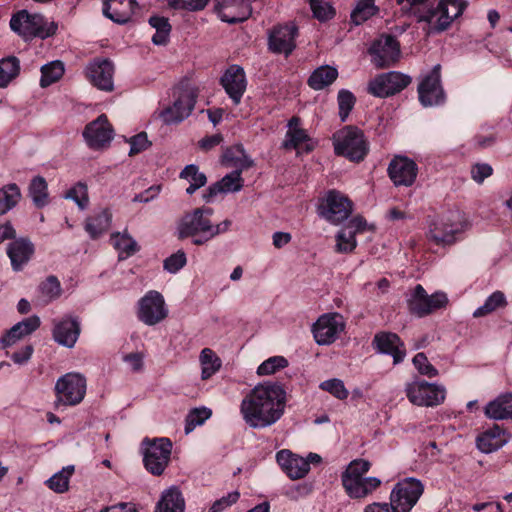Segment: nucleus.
I'll list each match as a JSON object with an SVG mask.
<instances>
[{
	"mask_svg": "<svg viewBox=\"0 0 512 512\" xmlns=\"http://www.w3.org/2000/svg\"><path fill=\"white\" fill-rule=\"evenodd\" d=\"M173 96L175 97L173 104L160 113L165 124L180 123L186 119L195 107L198 91L188 84H181L174 90Z\"/></svg>",
	"mask_w": 512,
	"mask_h": 512,
	"instance_id": "nucleus-6",
	"label": "nucleus"
},
{
	"mask_svg": "<svg viewBox=\"0 0 512 512\" xmlns=\"http://www.w3.org/2000/svg\"><path fill=\"white\" fill-rule=\"evenodd\" d=\"M485 415L495 420H512V394L499 396L485 407Z\"/></svg>",
	"mask_w": 512,
	"mask_h": 512,
	"instance_id": "nucleus-34",
	"label": "nucleus"
},
{
	"mask_svg": "<svg viewBox=\"0 0 512 512\" xmlns=\"http://www.w3.org/2000/svg\"><path fill=\"white\" fill-rule=\"evenodd\" d=\"M41 293L49 299L58 298L61 294V284L58 278L54 275L48 276L39 285Z\"/></svg>",
	"mask_w": 512,
	"mask_h": 512,
	"instance_id": "nucleus-61",
	"label": "nucleus"
},
{
	"mask_svg": "<svg viewBox=\"0 0 512 512\" xmlns=\"http://www.w3.org/2000/svg\"><path fill=\"white\" fill-rule=\"evenodd\" d=\"M276 460L281 469L292 480L304 478L310 470L308 461L287 449L278 451Z\"/></svg>",
	"mask_w": 512,
	"mask_h": 512,
	"instance_id": "nucleus-24",
	"label": "nucleus"
},
{
	"mask_svg": "<svg viewBox=\"0 0 512 512\" xmlns=\"http://www.w3.org/2000/svg\"><path fill=\"white\" fill-rule=\"evenodd\" d=\"M370 467L371 463L362 458L351 461L342 474V485L360 480L369 471Z\"/></svg>",
	"mask_w": 512,
	"mask_h": 512,
	"instance_id": "nucleus-43",
	"label": "nucleus"
},
{
	"mask_svg": "<svg viewBox=\"0 0 512 512\" xmlns=\"http://www.w3.org/2000/svg\"><path fill=\"white\" fill-rule=\"evenodd\" d=\"M65 198L75 201L80 209H85L89 202L87 185L83 182L76 183L66 192Z\"/></svg>",
	"mask_w": 512,
	"mask_h": 512,
	"instance_id": "nucleus-53",
	"label": "nucleus"
},
{
	"mask_svg": "<svg viewBox=\"0 0 512 512\" xmlns=\"http://www.w3.org/2000/svg\"><path fill=\"white\" fill-rule=\"evenodd\" d=\"M54 390L57 406H76L86 395V378L80 373H66L57 380Z\"/></svg>",
	"mask_w": 512,
	"mask_h": 512,
	"instance_id": "nucleus-9",
	"label": "nucleus"
},
{
	"mask_svg": "<svg viewBox=\"0 0 512 512\" xmlns=\"http://www.w3.org/2000/svg\"><path fill=\"white\" fill-rule=\"evenodd\" d=\"M413 364L417 371L424 376L433 378L438 375V370L428 361L427 356L423 352L417 353L413 357Z\"/></svg>",
	"mask_w": 512,
	"mask_h": 512,
	"instance_id": "nucleus-59",
	"label": "nucleus"
},
{
	"mask_svg": "<svg viewBox=\"0 0 512 512\" xmlns=\"http://www.w3.org/2000/svg\"><path fill=\"white\" fill-rule=\"evenodd\" d=\"M113 127L105 114L99 115L88 123L83 131V137L89 148L99 150L109 145L113 139Z\"/></svg>",
	"mask_w": 512,
	"mask_h": 512,
	"instance_id": "nucleus-20",
	"label": "nucleus"
},
{
	"mask_svg": "<svg viewBox=\"0 0 512 512\" xmlns=\"http://www.w3.org/2000/svg\"><path fill=\"white\" fill-rule=\"evenodd\" d=\"M240 498V493L238 491H233L228 493L226 496L217 499L209 508L208 512H222L226 508L235 504Z\"/></svg>",
	"mask_w": 512,
	"mask_h": 512,
	"instance_id": "nucleus-64",
	"label": "nucleus"
},
{
	"mask_svg": "<svg viewBox=\"0 0 512 512\" xmlns=\"http://www.w3.org/2000/svg\"><path fill=\"white\" fill-rule=\"evenodd\" d=\"M85 75L90 83L100 90L111 92L114 89V64L108 58L96 57L89 62Z\"/></svg>",
	"mask_w": 512,
	"mask_h": 512,
	"instance_id": "nucleus-18",
	"label": "nucleus"
},
{
	"mask_svg": "<svg viewBox=\"0 0 512 512\" xmlns=\"http://www.w3.org/2000/svg\"><path fill=\"white\" fill-rule=\"evenodd\" d=\"M309 3L313 16L320 22L329 21L336 15V9L327 1L309 0Z\"/></svg>",
	"mask_w": 512,
	"mask_h": 512,
	"instance_id": "nucleus-50",
	"label": "nucleus"
},
{
	"mask_svg": "<svg viewBox=\"0 0 512 512\" xmlns=\"http://www.w3.org/2000/svg\"><path fill=\"white\" fill-rule=\"evenodd\" d=\"M163 296L157 291H149L139 300L138 319L153 326L167 317Z\"/></svg>",
	"mask_w": 512,
	"mask_h": 512,
	"instance_id": "nucleus-17",
	"label": "nucleus"
},
{
	"mask_svg": "<svg viewBox=\"0 0 512 512\" xmlns=\"http://www.w3.org/2000/svg\"><path fill=\"white\" fill-rule=\"evenodd\" d=\"M448 303L447 295L443 292H436L429 296L422 285L417 284L408 306L412 314L419 317L426 316L435 310L445 307Z\"/></svg>",
	"mask_w": 512,
	"mask_h": 512,
	"instance_id": "nucleus-15",
	"label": "nucleus"
},
{
	"mask_svg": "<svg viewBox=\"0 0 512 512\" xmlns=\"http://www.w3.org/2000/svg\"><path fill=\"white\" fill-rule=\"evenodd\" d=\"M20 61L15 56H9L0 61V88H5L19 75Z\"/></svg>",
	"mask_w": 512,
	"mask_h": 512,
	"instance_id": "nucleus-44",
	"label": "nucleus"
},
{
	"mask_svg": "<svg viewBox=\"0 0 512 512\" xmlns=\"http://www.w3.org/2000/svg\"><path fill=\"white\" fill-rule=\"evenodd\" d=\"M384 80L387 83L389 96L395 95L405 89L412 81L411 77L401 72L384 73Z\"/></svg>",
	"mask_w": 512,
	"mask_h": 512,
	"instance_id": "nucleus-49",
	"label": "nucleus"
},
{
	"mask_svg": "<svg viewBox=\"0 0 512 512\" xmlns=\"http://www.w3.org/2000/svg\"><path fill=\"white\" fill-rule=\"evenodd\" d=\"M186 263L187 258L185 252L183 250H178L164 260L163 267L166 271L175 274L180 271Z\"/></svg>",
	"mask_w": 512,
	"mask_h": 512,
	"instance_id": "nucleus-60",
	"label": "nucleus"
},
{
	"mask_svg": "<svg viewBox=\"0 0 512 512\" xmlns=\"http://www.w3.org/2000/svg\"><path fill=\"white\" fill-rule=\"evenodd\" d=\"M244 186V179L239 177V172H231L225 175L221 180L210 185L205 191L203 197L209 202L219 193L238 192Z\"/></svg>",
	"mask_w": 512,
	"mask_h": 512,
	"instance_id": "nucleus-30",
	"label": "nucleus"
},
{
	"mask_svg": "<svg viewBox=\"0 0 512 512\" xmlns=\"http://www.w3.org/2000/svg\"><path fill=\"white\" fill-rule=\"evenodd\" d=\"M288 366V360L283 356H273L263 361L257 368L258 375H270Z\"/></svg>",
	"mask_w": 512,
	"mask_h": 512,
	"instance_id": "nucleus-56",
	"label": "nucleus"
},
{
	"mask_svg": "<svg viewBox=\"0 0 512 512\" xmlns=\"http://www.w3.org/2000/svg\"><path fill=\"white\" fill-rule=\"evenodd\" d=\"M185 500L178 487L164 490L156 504L155 512H184Z\"/></svg>",
	"mask_w": 512,
	"mask_h": 512,
	"instance_id": "nucleus-32",
	"label": "nucleus"
},
{
	"mask_svg": "<svg viewBox=\"0 0 512 512\" xmlns=\"http://www.w3.org/2000/svg\"><path fill=\"white\" fill-rule=\"evenodd\" d=\"M80 322L77 317L65 316L59 321H54V340L68 348H72L80 335Z\"/></svg>",
	"mask_w": 512,
	"mask_h": 512,
	"instance_id": "nucleus-25",
	"label": "nucleus"
},
{
	"mask_svg": "<svg viewBox=\"0 0 512 512\" xmlns=\"http://www.w3.org/2000/svg\"><path fill=\"white\" fill-rule=\"evenodd\" d=\"M315 142L310 137L305 129H292L287 131L285 140L282 143V148L285 150H297L298 153L304 152L311 153L315 149Z\"/></svg>",
	"mask_w": 512,
	"mask_h": 512,
	"instance_id": "nucleus-31",
	"label": "nucleus"
},
{
	"mask_svg": "<svg viewBox=\"0 0 512 512\" xmlns=\"http://www.w3.org/2000/svg\"><path fill=\"white\" fill-rule=\"evenodd\" d=\"M220 84L234 105H239L247 88L244 69L236 64L230 65L220 78Z\"/></svg>",
	"mask_w": 512,
	"mask_h": 512,
	"instance_id": "nucleus-21",
	"label": "nucleus"
},
{
	"mask_svg": "<svg viewBox=\"0 0 512 512\" xmlns=\"http://www.w3.org/2000/svg\"><path fill=\"white\" fill-rule=\"evenodd\" d=\"M337 100L340 119L345 121L356 103V97L349 90L341 89L338 92Z\"/></svg>",
	"mask_w": 512,
	"mask_h": 512,
	"instance_id": "nucleus-54",
	"label": "nucleus"
},
{
	"mask_svg": "<svg viewBox=\"0 0 512 512\" xmlns=\"http://www.w3.org/2000/svg\"><path fill=\"white\" fill-rule=\"evenodd\" d=\"M378 12L379 8L375 5V0H358L350 14V21L352 24L359 26Z\"/></svg>",
	"mask_w": 512,
	"mask_h": 512,
	"instance_id": "nucleus-38",
	"label": "nucleus"
},
{
	"mask_svg": "<svg viewBox=\"0 0 512 512\" xmlns=\"http://www.w3.org/2000/svg\"><path fill=\"white\" fill-rule=\"evenodd\" d=\"M419 101L424 107L441 105L446 95L441 85V65H435L418 86Z\"/></svg>",
	"mask_w": 512,
	"mask_h": 512,
	"instance_id": "nucleus-14",
	"label": "nucleus"
},
{
	"mask_svg": "<svg viewBox=\"0 0 512 512\" xmlns=\"http://www.w3.org/2000/svg\"><path fill=\"white\" fill-rule=\"evenodd\" d=\"M299 30L295 23L287 22L273 26L268 33V49L274 54L290 56L296 49Z\"/></svg>",
	"mask_w": 512,
	"mask_h": 512,
	"instance_id": "nucleus-13",
	"label": "nucleus"
},
{
	"mask_svg": "<svg viewBox=\"0 0 512 512\" xmlns=\"http://www.w3.org/2000/svg\"><path fill=\"white\" fill-rule=\"evenodd\" d=\"M29 196L37 208H43L50 202L48 184L44 177L38 175L31 179L28 186Z\"/></svg>",
	"mask_w": 512,
	"mask_h": 512,
	"instance_id": "nucleus-37",
	"label": "nucleus"
},
{
	"mask_svg": "<svg viewBox=\"0 0 512 512\" xmlns=\"http://www.w3.org/2000/svg\"><path fill=\"white\" fill-rule=\"evenodd\" d=\"M179 177L189 181L190 185L186 189V193L192 195L196 190L203 187L207 182L204 173L199 172V167L195 164L187 165L181 172Z\"/></svg>",
	"mask_w": 512,
	"mask_h": 512,
	"instance_id": "nucleus-41",
	"label": "nucleus"
},
{
	"mask_svg": "<svg viewBox=\"0 0 512 512\" xmlns=\"http://www.w3.org/2000/svg\"><path fill=\"white\" fill-rule=\"evenodd\" d=\"M6 253L10 259L12 270L20 272L32 259L35 246L28 237H20L8 244Z\"/></svg>",
	"mask_w": 512,
	"mask_h": 512,
	"instance_id": "nucleus-23",
	"label": "nucleus"
},
{
	"mask_svg": "<svg viewBox=\"0 0 512 512\" xmlns=\"http://www.w3.org/2000/svg\"><path fill=\"white\" fill-rule=\"evenodd\" d=\"M371 62L375 67L384 69L393 66L400 57V43L390 34H382L368 49Z\"/></svg>",
	"mask_w": 512,
	"mask_h": 512,
	"instance_id": "nucleus-12",
	"label": "nucleus"
},
{
	"mask_svg": "<svg viewBox=\"0 0 512 512\" xmlns=\"http://www.w3.org/2000/svg\"><path fill=\"white\" fill-rule=\"evenodd\" d=\"M210 0H166L168 6L175 10L201 11Z\"/></svg>",
	"mask_w": 512,
	"mask_h": 512,
	"instance_id": "nucleus-58",
	"label": "nucleus"
},
{
	"mask_svg": "<svg viewBox=\"0 0 512 512\" xmlns=\"http://www.w3.org/2000/svg\"><path fill=\"white\" fill-rule=\"evenodd\" d=\"M381 485L377 477H363L360 480L343 485L346 493L353 499H361L370 495Z\"/></svg>",
	"mask_w": 512,
	"mask_h": 512,
	"instance_id": "nucleus-36",
	"label": "nucleus"
},
{
	"mask_svg": "<svg viewBox=\"0 0 512 512\" xmlns=\"http://www.w3.org/2000/svg\"><path fill=\"white\" fill-rule=\"evenodd\" d=\"M148 22L156 30L152 37V42L155 45H166L169 42L172 30L169 19L164 16L154 15L149 18Z\"/></svg>",
	"mask_w": 512,
	"mask_h": 512,
	"instance_id": "nucleus-39",
	"label": "nucleus"
},
{
	"mask_svg": "<svg viewBox=\"0 0 512 512\" xmlns=\"http://www.w3.org/2000/svg\"><path fill=\"white\" fill-rule=\"evenodd\" d=\"M345 324L338 313L321 315L312 326L313 337L319 345H330L344 330Z\"/></svg>",
	"mask_w": 512,
	"mask_h": 512,
	"instance_id": "nucleus-16",
	"label": "nucleus"
},
{
	"mask_svg": "<svg viewBox=\"0 0 512 512\" xmlns=\"http://www.w3.org/2000/svg\"><path fill=\"white\" fill-rule=\"evenodd\" d=\"M338 78V70L329 65H322L316 68L307 80L308 86L315 90H323L332 85Z\"/></svg>",
	"mask_w": 512,
	"mask_h": 512,
	"instance_id": "nucleus-33",
	"label": "nucleus"
},
{
	"mask_svg": "<svg viewBox=\"0 0 512 512\" xmlns=\"http://www.w3.org/2000/svg\"><path fill=\"white\" fill-rule=\"evenodd\" d=\"M129 143V156H135L141 153L142 151L146 150L151 145V142L148 140L147 134L145 132H140L131 137Z\"/></svg>",
	"mask_w": 512,
	"mask_h": 512,
	"instance_id": "nucleus-63",
	"label": "nucleus"
},
{
	"mask_svg": "<svg viewBox=\"0 0 512 512\" xmlns=\"http://www.w3.org/2000/svg\"><path fill=\"white\" fill-rule=\"evenodd\" d=\"M353 211V202L344 193L328 190L318 201L317 214L330 224L339 225L349 218Z\"/></svg>",
	"mask_w": 512,
	"mask_h": 512,
	"instance_id": "nucleus-5",
	"label": "nucleus"
},
{
	"mask_svg": "<svg viewBox=\"0 0 512 512\" xmlns=\"http://www.w3.org/2000/svg\"><path fill=\"white\" fill-rule=\"evenodd\" d=\"M507 306V300L503 292L495 291L493 292L484 302L482 306L477 308L474 313V318H480L491 314L499 308H504Z\"/></svg>",
	"mask_w": 512,
	"mask_h": 512,
	"instance_id": "nucleus-45",
	"label": "nucleus"
},
{
	"mask_svg": "<svg viewBox=\"0 0 512 512\" xmlns=\"http://www.w3.org/2000/svg\"><path fill=\"white\" fill-rule=\"evenodd\" d=\"M357 246L356 236L351 230L342 229L336 235V251L351 253Z\"/></svg>",
	"mask_w": 512,
	"mask_h": 512,
	"instance_id": "nucleus-52",
	"label": "nucleus"
},
{
	"mask_svg": "<svg viewBox=\"0 0 512 512\" xmlns=\"http://www.w3.org/2000/svg\"><path fill=\"white\" fill-rule=\"evenodd\" d=\"M111 218L112 214L109 209H103L86 219L85 231L91 239H98L110 227Z\"/></svg>",
	"mask_w": 512,
	"mask_h": 512,
	"instance_id": "nucleus-35",
	"label": "nucleus"
},
{
	"mask_svg": "<svg viewBox=\"0 0 512 512\" xmlns=\"http://www.w3.org/2000/svg\"><path fill=\"white\" fill-rule=\"evenodd\" d=\"M74 470L73 465L64 467L46 481L47 486L56 493H64L68 490L69 479L73 475Z\"/></svg>",
	"mask_w": 512,
	"mask_h": 512,
	"instance_id": "nucleus-48",
	"label": "nucleus"
},
{
	"mask_svg": "<svg viewBox=\"0 0 512 512\" xmlns=\"http://www.w3.org/2000/svg\"><path fill=\"white\" fill-rule=\"evenodd\" d=\"M387 174L395 186H412L418 175L417 163L407 156L395 155L387 168Z\"/></svg>",
	"mask_w": 512,
	"mask_h": 512,
	"instance_id": "nucleus-19",
	"label": "nucleus"
},
{
	"mask_svg": "<svg viewBox=\"0 0 512 512\" xmlns=\"http://www.w3.org/2000/svg\"><path fill=\"white\" fill-rule=\"evenodd\" d=\"M10 28L26 40L35 37L45 39L53 36L57 31V25L54 22H48L44 16L30 14L26 10L12 15Z\"/></svg>",
	"mask_w": 512,
	"mask_h": 512,
	"instance_id": "nucleus-4",
	"label": "nucleus"
},
{
	"mask_svg": "<svg viewBox=\"0 0 512 512\" xmlns=\"http://www.w3.org/2000/svg\"><path fill=\"white\" fill-rule=\"evenodd\" d=\"M509 437L506 429L494 424L477 436L476 446L483 453H492L504 446Z\"/></svg>",
	"mask_w": 512,
	"mask_h": 512,
	"instance_id": "nucleus-27",
	"label": "nucleus"
},
{
	"mask_svg": "<svg viewBox=\"0 0 512 512\" xmlns=\"http://www.w3.org/2000/svg\"><path fill=\"white\" fill-rule=\"evenodd\" d=\"M40 324V318L36 315L27 317L18 322L0 337L1 348H8L14 345L18 340L32 334L40 327Z\"/></svg>",
	"mask_w": 512,
	"mask_h": 512,
	"instance_id": "nucleus-28",
	"label": "nucleus"
},
{
	"mask_svg": "<svg viewBox=\"0 0 512 512\" xmlns=\"http://www.w3.org/2000/svg\"><path fill=\"white\" fill-rule=\"evenodd\" d=\"M320 389L326 391L333 395L335 398L339 400H345L349 396V392L346 389L342 380L333 378L326 381H323L319 385Z\"/></svg>",
	"mask_w": 512,
	"mask_h": 512,
	"instance_id": "nucleus-55",
	"label": "nucleus"
},
{
	"mask_svg": "<svg viewBox=\"0 0 512 512\" xmlns=\"http://www.w3.org/2000/svg\"><path fill=\"white\" fill-rule=\"evenodd\" d=\"M21 198L20 188L15 183H10L0 188V215L13 209Z\"/></svg>",
	"mask_w": 512,
	"mask_h": 512,
	"instance_id": "nucleus-40",
	"label": "nucleus"
},
{
	"mask_svg": "<svg viewBox=\"0 0 512 512\" xmlns=\"http://www.w3.org/2000/svg\"><path fill=\"white\" fill-rule=\"evenodd\" d=\"M466 7L464 0H435L424 7V10H416L414 17L418 23L427 24L428 34H440L451 28Z\"/></svg>",
	"mask_w": 512,
	"mask_h": 512,
	"instance_id": "nucleus-2",
	"label": "nucleus"
},
{
	"mask_svg": "<svg viewBox=\"0 0 512 512\" xmlns=\"http://www.w3.org/2000/svg\"><path fill=\"white\" fill-rule=\"evenodd\" d=\"M462 232L458 223L444 221L443 219L431 224L430 239L437 245H451L457 241V235Z\"/></svg>",
	"mask_w": 512,
	"mask_h": 512,
	"instance_id": "nucleus-29",
	"label": "nucleus"
},
{
	"mask_svg": "<svg viewBox=\"0 0 512 512\" xmlns=\"http://www.w3.org/2000/svg\"><path fill=\"white\" fill-rule=\"evenodd\" d=\"M213 209L210 207L196 208L191 212L185 213L177 223L176 237L178 240L187 238H198L208 236L211 229L210 217Z\"/></svg>",
	"mask_w": 512,
	"mask_h": 512,
	"instance_id": "nucleus-7",
	"label": "nucleus"
},
{
	"mask_svg": "<svg viewBox=\"0 0 512 512\" xmlns=\"http://www.w3.org/2000/svg\"><path fill=\"white\" fill-rule=\"evenodd\" d=\"M231 224H232L231 220H228V219L224 220L223 222H221L217 225H213L211 223V229H209V235L208 236L202 235L198 238H194L192 240V243L196 246L204 245L205 243H207L209 240H211L215 236L228 231Z\"/></svg>",
	"mask_w": 512,
	"mask_h": 512,
	"instance_id": "nucleus-62",
	"label": "nucleus"
},
{
	"mask_svg": "<svg viewBox=\"0 0 512 512\" xmlns=\"http://www.w3.org/2000/svg\"><path fill=\"white\" fill-rule=\"evenodd\" d=\"M424 492V485L415 478L399 481L390 493L391 509L395 512H410Z\"/></svg>",
	"mask_w": 512,
	"mask_h": 512,
	"instance_id": "nucleus-10",
	"label": "nucleus"
},
{
	"mask_svg": "<svg viewBox=\"0 0 512 512\" xmlns=\"http://www.w3.org/2000/svg\"><path fill=\"white\" fill-rule=\"evenodd\" d=\"M137 6L136 0H103L102 12L113 22L126 24L130 21Z\"/></svg>",
	"mask_w": 512,
	"mask_h": 512,
	"instance_id": "nucleus-26",
	"label": "nucleus"
},
{
	"mask_svg": "<svg viewBox=\"0 0 512 512\" xmlns=\"http://www.w3.org/2000/svg\"><path fill=\"white\" fill-rule=\"evenodd\" d=\"M143 444L147 445L144 450L143 463L148 472L160 476L168 466L172 452V441L169 438H145Z\"/></svg>",
	"mask_w": 512,
	"mask_h": 512,
	"instance_id": "nucleus-8",
	"label": "nucleus"
},
{
	"mask_svg": "<svg viewBox=\"0 0 512 512\" xmlns=\"http://www.w3.org/2000/svg\"><path fill=\"white\" fill-rule=\"evenodd\" d=\"M244 146L241 143L226 147L221 156V163L225 167H232L246 155Z\"/></svg>",
	"mask_w": 512,
	"mask_h": 512,
	"instance_id": "nucleus-57",
	"label": "nucleus"
},
{
	"mask_svg": "<svg viewBox=\"0 0 512 512\" xmlns=\"http://www.w3.org/2000/svg\"><path fill=\"white\" fill-rule=\"evenodd\" d=\"M372 346L381 354L393 357L395 365L404 361L406 347L398 334L388 331H380L374 335Z\"/></svg>",
	"mask_w": 512,
	"mask_h": 512,
	"instance_id": "nucleus-22",
	"label": "nucleus"
},
{
	"mask_svg": "<svg viewBox=\"0 0 512 512\" xmlns=\"http://www.w3.org/2000/svg\"><path fill=\"white\" fill-rule=\"evenodd\" d=\"M211 415L212 411L206 407L192 409L186 417L185 433L192 432L196 426L202 425Z\"/></svg>",
	"mask_w": 512,
	"mask_h": 512,
	"instance_id": "nucleus-51",
	"label": "nucleus"
},
{
	"mask_svg": "<svg viewBox=\"0 0 512 512\" xmlns=\"http://www.w3.org/2000/svg\"><path fill=\"white\" fill-rule=\"evenodd\" d=\"M111 242L114 248L119 251L121 258L130 257L140 249L137 242L128 234L113 233Z\"/></svg>",
	"mask_w": 512,
	"mask_h": 512,
	"instance_id": "nucleus-42",
	"label": "nucleus"
},
{
	"mask_svg": "<svg viewBox=\"0 0 512 512\" xmlns=\"http://www.w3.org/2000/svg\"><path fill=\"white\" fill-rule=\"evenodd\" d=\"M64 65L61 61H53L41 68L40 86L46 88L57 82L64 74Z\"/></svg>",
	"mask_w": 512,
	"mask_h": 512,
	"instance_id": "nucleus-47",
	"label": "nucleus"
},
{
	"mask_svg": "<svg viewBox=\"0 0 512 512\" xmlns=\"http://www.w3.org/2000/svg\"><path fill=\"white\" fill-rule=\"evenodd\" d=\"M334 153L351 162L360 163L369 153V143L364 132L356 126H345L333 138Z\"/></svg>",
	"mask_w": 512,
	"mask_h": 512,
	"instance_id": "nucleus-3",
	"label": "nucleus"
},
{
	"mask_svg": "<svg viewBox=\"0 0 512 512\" xmlns=\"http://www.w3.org/2000/svg\"><path fill=\"white\" fill-rule=\"evenodd\" d=\"M405 392L411 403L426 407L440 405L446 397V390L443 386L428 383L425 380L408 383Z\"/></svg>",
	"mask_w": 512,
	"mask_h": 512,
	"instance_id": "nucleus-11",
	"label": "nucleus"
},
{
	"mask_svg": "<svg viewBox=\"0 0 512 512\" xmlns=\"http://www.w3.org/2000/svg\"><path fill=\"white\" fill-rule=\"evenodd\" d=\"M202 365L201 376L203 380H207L214 375L221 367V360L216 356L210 348H204L200 354Z\"/></svg>",
	"mask_w": 512,
	"mask_h": 512,
	"instance_id": "nucleus-46",
	"label": "nucleus"
},
{
	"mask_svg": "<svg viewBox=\"0 0 512 512\" xmlns=\"http://www.w3.org/2000/svg\"><path fill=\"white\" fill-rule=\"evenodd\" d=\"M286 391L279 383L257 385L242 400L240 411L252 428H265L276 423L284 414Z\"/></svg>",
	"mask_w": 512,
	"mask_h": 512,
	"instance_id": "nucleus-1",
	"label": "nucleus"
}]
</instances>
